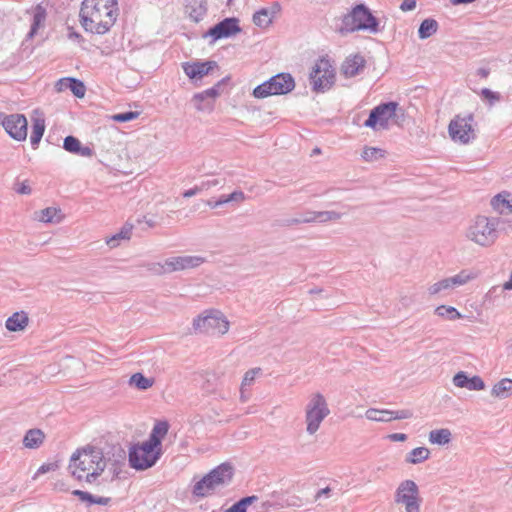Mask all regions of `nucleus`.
<instances>
[{"label":"nucleus","mask_w":512,"mask_h":512,"mask_svg":"<svg viewBox=\"0 0 512 512\" xmlns=\"http://www.w3.org/2000/svg\"><path fill=\"white\" fill-rule=\"evenodd\" d=\"M117 16V0H83L79 13L85 31L99 35L111 29Z\"/></svg>","instance_id":"1"},{"label":"nucleus","mask_w":512,"mask_h":512,"mask_svg":"<svg viewBox=\"0 0 512 512\" xmlns=\"http://www.w3.org/2000/svg\"><path fill=\"white\" fill-rule=\"evenodd\" d=\"M106 461L102 449L87 446L77 449L71 456L68 469L78 481L93 483L103 473Z\"/></svg>","instance_id":"2"},{"label":"nucleus","mask_w":512,"mask_h":512,"mask_svg":"<svg viewBox=\"0 0 512 512\" xmlns=\"http://www.w3.org/2000/svg\"><path fill=\"white\" fill-rule=\"evenodd\" d=\"M498 225V218L478 215L469 222L465 237L478 246L491 247L499 237Z\"/></svg>","instance_id":"3"},{"label":"nucleus","mask_w":512,"mask_h":512,"mask_svg":"<svg viewBox=\"0 0 512 512\" xmlns=\"http://www.w3.org/2000/svg\"><path fill=\"white\" fill-rule=\"evenodd\" d=\"M233 473L231 464L222 463L199 480L194 485L192 492L197 497H206L216 489L230 483Z\"/></svg>","instance_id":"4"},{"label":"nucleus","mask_w":512,"mask_h":512,"mask_svg":"<svg viewBox=\"0 0 512 512\" xmlns=\"http://www.w3.org/2000/svg\"><path fill=\"white\" fill-rule=\"evenodd\" d=\"M294 88L295 81L291 74L279 73L256 86L252 95L257 99H264L269 96L288 94Z\"/></svg>","instance_id":"5"},{"label":"nucleus","mask_w":512,"mask_h":512,"mask_svg":"<svg viewBox=\"0 0 512 512\" xmlns=\"http://www.w3.org/2000/svg\"><path fill=\"white\" fill-rule=\"evenodd\" d=\"M343 25L348 31L366 30L371 33L379 31V23L364 4L356 5L343 18Z\"/></svg>","instance_id":"6"},{"label":"nucleus","mask_w":512,"mask_h":512,"mask_svg":"<svg viewBox=\"0 0 512 512\" xmlns=\"http://www.w3.org/2000/svg\"><path fill=\"white\" fill-rule=\"evenodd\" d=\"M161 456V448H156L147 441L133 445L129 449V464L136 470H146L156 464Z\"/></svg>","instance_id":"7"},{"label":"nucleus","mask_w":512,"mask_h":512,"mask_svg":"<svg viewBox=\"0 0 512 512\" xmlns=\"http://www.w3.org/2000/svg\"><path fill=\"white\" fill-rule=\"evenodd\" d=\"M330 410L325 397L321 393L312 395L305 409L306 431L314 435Z\"/></svg>","instance_id":"8"},{"label":"nucleus","mask_w":512,"mask_h":512,"mask_svg":"<svg viewBox=\"0 0 512 512\" xmlns=\"http://www.w3.org/2000/svg\"><path fill=\"white\" fill-rule=\"evenodd\" d=\"M193 327L200 333L223 335L229 330V321L222 312L211 310L195 318Z\"/></svg>","instance_id":"9"},{"label":"nucleus","mask_w":512,"mask_h":512,"mask_svg":"<svg viewBox=\"0 0 512 512\" xmlns=\"http://www.w3.org/2000/svg\"><path fill=\"white\" fill-rule=\"evenodd\" d=\"M335 81V69L328 58L322 57L316 61L311 73L310 82L315 92H325Z\"/></svg>","instance_id":"10"},{"label":"nucleus","mask_w":512,"mask_h":512,"mask_svg":"<svg viewBox=\"0 0 512 512\" xmlns=\"http://www.w3.org/2000/svg\"><path fill=\"white\" fill-rule=\"evenodd\" d=\"M448 132L451 139L461 144H468L476 138L474 115H456L449 123Z\"/></svg>","instance_id":"11"},{"label":"nucleus","mask_w":512,"mask_h":512,"mask_svg":"<svg viewBox=\"0 0 512 512\" xmlns=\"http://www.w3.org/2000/svg\"><path fill=\"white\" fill-rule=\"evenodd\" d=\"M395 502L402 504L406 512H420L419 488L413 480L402 481L395 492Z\"/></svg>","instance_id":"12"},{"label":"nucleus","mask_w":512,"mask_h":512,"mask_svg":"<svg viewBox=\"0 0 512 512\" xmlns=\"http://www.w3.org/2000/svg\"><path fill=\"white\" fill-rule=\"evenodd\" d=\"M397 106L396 102H387L376 106L371 110L364 126L374 130L377 129V126L387 128L389 120L395 116Z\"/></svg>","instance_id":"13"},{"label":"nucleus","mask_w":512,"mask_h":512,"mask_svg":"<svg viewBox=\"0 0 512 512\" xmlns=\"http://www.w3.org/2000/svg\"><path fill=\"white\" fill-rule=\"evenodd\" d=\"M9 136L17 141H24L27 137V119L23 114L5 115L1 122Z\"/></svg>","instance_id":"14"},{"label":"nucleus","mask_w":512,"mask_h":512,"mask_svg":"<svg viewBox=\"0 0 512 512\" xmlns=\"http://www.w3.org/2000/svg\"><path fill=\"white\" fill-rule=\"evenodd\" d=\"M206 262V259L198 255L174 256L166 259V268L170 273L194 269Z\"/></svg>","instance_id":"15"},{"label":"nucleus","mask_w":512,"mask_h":512,"mask_svg":"<svg viewBox=\"0 0 512 512\" xmlns=\"http://www.w3.org/2000/svg\"><path fill=\"white\" fill-rule=\"evenodd\" d=\"M241 31L237 18H225L208 30L206 36L212 37L214 41L231 37Z\"/></svg>","instance_id":"16"},{"label":"nucleus","mask_w":512,"mask_h":512,"mask_svg":"<svg viewBox=\"0 0 512 512\" xmlns=\"http://www.w3.org/2000/svg\"><path fill=\"white\" fill-rule=\"evenodd\" d=\"M366 60L359 54H352L346 57L341 65V73L346 78H352L359 75L365 68Z\"/></svg>","instance_id":"17"},{"label":"nucleus","mask_w":512,"mask_h":512,"mask_svg":"<svg viewBox=\"0 0 512 512\" xmlns=\"http://www.w3.org/2000/svg\"><path fill=\"white\" fill-rule=\"evenodd\" d=\"M183 71L190 79L203 78L208 75L211 70L217 67L215 61L206 62H186L183 64Z\"/></svg>","instance_id":"18"},{"label":"nucleus","mask_w":512,"mask_h":512,"mask_svg":"<svg viewBox=\"0 0 512 512\" xmlns=\"http://www.w3.org/2000/svg\"><path fill=\"white\" fill-rule=\"evenodd\" d=\"M280 10L281 6L278 2H274L270 7L261 8L254 13L253 23L260 28H267Z\"/></svg>","instance_id":"19"},{"label":"nucleus","mask_w":512,"mask_h":512,"mask_svg":"<svg viewBox=\"0 0 512 512\" xmlns=\"http://www.w3.org/2000/svg\"><path fill=\"white\" fill-rule=\"evenodd\" d=\"M186 12L194 22L201 21L207 13V0H186Z\"/></svg>","instance_id":"20"},{"label":"nucleus","mask_w":512,"mask_h":512,"mask_svg":"<svg viewBox=\"0 0 512 512\" xmlns=\"http://www.w3.org/2000/svg\"><path fill=\"white\" fill-rule=\"evenodd\" d=\"M491 206L500 214L512 213V195L508 192L497 194L492 198Z\"/></svg>","instance_id":"21"},{"label":"nucleus","mask_w":512,"mask_h":512,"mask_svg":"<svg viewBox=\"0 0 512 512\" xmlns=\"http://www.w3.org/2000/svg\"><path fill=\"white\" fill-rule=\"evenodd\" d=\"M29 322V318L26 312L20 311L13 313L7 318L5 326L6 329L11 332L24 330Z\"/></svg>","instance_id":"22"},{"label":"nucleus","mask_w":512,"mask_h":512,"mask_svg":"<svg viewBox=\"0 0 512 512\" xmlns=\"http://www.w3.org/2000/svg\"><path fill=\"white\" fill-rule=\"evenodd\" d=\"M168 430H169L168 422L159 421L154 425V427L150 433V436H149L148 440H146V441L156 448H161L162 439L168 433Z\"/></svg>","instance_id":"23"},{"label":"nucleus","mask_w":512,"mask_h":512,"mask_svg":"<svg viewBox=\"0 0 512 512\" xmlns=\"http://www.w3.org/2000/svg\"><path fill=\"white\" fill-rule=\"evenodd\" d=\"M45 439V434L40 429H30L23 438V445L28 449L39 448Z\"/></svg>","instance_id":"24"},{"label":"nucleus","mask_w":512,"mask_h":512,"mask_svg":"<svg viewBox=\"0 0 512 512\" xmlns=\"http://www.w3.org/2000/svg\"><path fill=\"white\" fill-rule=\"evenodd\" d=\"M491 395L500 399H506L512 395V379L503 378L495 383L491 389Z\"/></svg>","instance_id":"25"},{"label":"nucleus","mask_w":512,"mask_h":512,"mask_svg":"<svg viewBox=\"0 0 512 512\" xmlns=\"http://www.w3.org/2000/svg\"><path fill=\"white\" fill-rule=\"evenodd\" d=\"M431 444L444 446L449 444L452 440V433L448 428L431 430L428 436Z\"/></svg>","instance_id":"26"},{"label":"nucleus","mask_w":512,"mask_h":512,"mask_svg":"<svg viewBox=\"0 0 512 512\" xmlns=\"http://www.w3.org/2000/svg\"><path fill=\"white\" fill-rule=\"evenodd\" d=\"M221 85V82H218L217 85L214 87H211L209 89H206L200 93H196L193 96V101L195 102V107L198 111H203L206 107L202 104V102L206 98H216L219 95V86Z\"/></svg>","instance_id":"27"},{"label":"nucleus","mask_w":512,"mask_h":512,"mask_svg":"<svg viewBox=\"0 0 512 512\" xmlns=\"http://www.w3.org/2000/svg\"><path fill=\"white\" fill-rule=\"evenodd\" d=\"M477 276V272L468 269H463L458 274L448 278L452 286V289H454L456 287H460L467 284L469 281L475 279Z\"/></svg>","instance_id":"28"},{"label":"nucleus","mask_w":512,"mask_h":512,"mask_svg":"<svg viewBox=\"0 0 512 512\" xmlns=\"http://www.w3.org/2000/svg\"><path fill=\"white\" fill-rule=\"evenodd\" d=\"M45 120L43 118H34L32 123V132L30 136L31 146L35 149L41 141L45 132Z\"/></svg>","instance_id":"29"},{"label":"nucleus","mask_w":512,"mask_h":512,"mask_svg":"<svg viewBox=\"0 0 512 512\" xmlns=\"http://www.w3.org/2000/svg\"><path fill=\"white\" fill-rule=\"evenodd\" d=\"M46 15V9L41 5H37L34 9L33 21L31 24V29L28 33V38H32L37 33L38 29L44 25Z\"/></svg>","instance_id":"30"},{"label":"nucleus","mask_w":512,"mask_h":512,"mask_svg":"<svg viewBox=\"0 0 512 512\" xmlns=\"http://www.w3.org/2000/svg\"><path fill=\"white\" fill-rule=\"evenodd\" d=\"M430 457V450L426 447H417L412 449L405 457V462L409 464H420Z\"/></svg>","instance_id":"31"},{"label":"nucleus","mask_w":512,"mask_h":512,"mask_svg":"<svg viewBox=\"0 0 512 512\" xmlns=\"http://www.w3.org/2000/svg\"><path fill=\"white\" fill-rule=\"evenodd\" d=\"M438 22L432 18H427L423 20L418 29V36L420 39L424 40L431 37L438 30Z\"/></svg>","instance_id":"32"},{"label":"nucleus","mask_w":512,"mask_h":512,"mask_svg":"<svg viewBox=\"0 0 512 512\" xmlns=\"http://www.w3.org/2000/svg\"><path fill=\"white\" fill-rule=\"evenodd\" d=\"M218 206L229 203L240 204L246 200V195L241 190H235L230 194H222L217 199Z\"/></svg>","instance_id":"33"},{"label":"nucleus","mask_w":512,"mask_h":512,"mask_svg":"<svg viewBox=\"0 0 512 512\" xmlns=\"http://www.w3.org/2000/svg\"><path fill=\"white\" fill-rule=\"evenodd\" d=\"M154 384L153 378H147L142 373H134L129 379V385L136 387L139 390H147Z\"/></svg>","instance_id":"34"},{"label":"nucleus","mask_w":512,"mask_h":512,"mask_svg":"<svg viewBox=\"0 0 512 512\" xmlns=\"http://www.w3.org/2000/svg\"><path fill=\"white\" fill-rule=\"evenodd\" d=\"M131 233L132 226L124 225L118 233L114 234L113 236L106 240V244L111 248H115L119 245L121 240H129L131 237Z\"/></svg>","instance_id":"35"},{"label":"nucleus","mask_w":512,"mask_h":512,"mask_svg":"<svg viewBox=\"0 0 512 512\" xmlns=\"http://www.w3.org/2000/svg\"><path fill=\"white\" fill-rule=\"evenodd\" d=\"M386 412H390V410H388V409L379 410V409H375V408H370L365 412V417L371 421L389 422V421H391V418L389 417L390 414H385Z\"/></svg>","instance_id":"36"},{"label":"nucleus","mask_w":512,"mask_h":512,"mask_svg":"<svg viewBox=\"0 0 512 512\" xmlns=\"http://www.w3.org/2000/svg\"><path fill=\"white\" fill-rule=\"evenodd\" d=\"M435 314L449 320H456L462 317L458 310L452 306L440 305L435 309Z\"/></svg>","instance_id":"37"},{"label":"nucleus","mask_w":512,"mask_h":512,"mask_svg":"<svg viewBox=\"0 0 512 512\" xmlns=\"http://www.w3.org/2000/svg\"><path fill=\"white\" fill-rule=\"evenodd\" d=\"M257 499L258 497L255 495L244 497L228 508L226 512H246L247 507Z\"/></svg>","instance_id":"38"},{"label":"nucleus","mask_w":512,"mask_h":512,"mask_svg":"<svg viewBox=\"0 0 512 512\" xmlns=\"http://www.w3.org/2000/svg\"><path fill=\"white\" fill-rule=\"evenodd\" d=\"M59 212L60 210L55 207H47L40 211L37 219L44 223L59 222L60 219H55Z\"/></svg>","instance_id":"39"},{"label":"nucleus","mask_w":512,"mask_h":512,"mask_svg":"<svg viewBox=\"0 0 512 512\" xmlns=\"http://www.w3.org/2000/svg\"><path fill=\"white\" fill-rule=\"evenodd\" d=\"M317 223L324 224L341 219L342 213L336 211H317Z\"/></svg>","instance_id":"40"},{"label":"nucleus","mask_w":512,"mask_h":512,"mask_svg":"<svg viewBox=\"0 0 512 512\" xmlns=\"http://www.w3.org/2000/svg\"><path fill=\"white\" fill-rule=\"evenodd\" d=\"M361 156L365 161L372 162L382 158L384 156V151L376 147H366Z\"/></svg>","instance_id":"41"},{"label":"nucleus","mask_w":512,"mask_h":512,"mask_svg":"<svg viewBox=\"0 0 512 512\" xmlns=\"http://www.w3.org/2000/svg\"><path fill=\"white\" fill-rule=\"evenodd\" d=\"M452 290V286L450 284L449 278H444L439 280L438 282L432 284L428 288V292L430 295H436L442 291Z\"/></svg>","instance_id":"42"},{"label":"nucleus","mask_w":512,"mask_h":512,"mask_svg":"<svg viewBox=\"0 0 512 512\" xmlns=\"http://www.w3.org/2000/svg\"><path fill=\"white\" fill-rule=\"evenodd\" d=\"M69 90L78 98H82L85 95L86 88L82 81L71 78L70 81H68Z\"/></svg>","instance_id":"43"},{"label":"nucleus","mask_w":512,"mask_h":512,"mask_svg":"<svg viewBox=\"0 0 512 512\" xmlns=\"http://www.w3.org/2000/svg\"><path fill=\"white\" fill-rule=\"evenodd\" d=\"M261 372H262V370L259 367L252 368V369L248 370L244 374V377L241 382V386H243V388L250 387L254 383L256 377L261 374Z\"/></svg>","instance_id":"44"},{"label":"nucleus","mask_w":512,"mask_h":512,"mask_svg":"<svg viewBox=\"0 0 512 512\" xmlns=\"http://www.w3.org/2000/svg\"><path fill=\"white\" fill-rule=\"evenodd\" d=\"M147 270L154 275L170 274V271L166 268V259L164 262H153L146 265Z\"/></svg>","instance_id":"45"},{"label":"nucleus","mask_w":512,"mask_h":512,"mask_svg":"<svg viewBox=\"0 0 512 512\" xmlns=\"http://www.w3.org/2000/svg\"><path fill=\"white\" fill-rule=\"evenodd\" d=\"M80 144L81 142L76 137L67 136L64 139L63 148L66 151L75 154L78 151Z\"/></svg>","instance_id":"46"},{"label":"nucleus","mask_w":512,"mask_h":512,"mask_svg":"<svg viewBox=\"0 0 512 512\" xmlns=\"http://www.w3.org/2000/svg\"><path fill=\"white\" fill-rule=\"evenodd\" d=\"M485 388V383L480 376L469 377L466 389L471 391H480Z\"/></svg>","instance_id":"47"},{"label":"nucleus","mask_w":512,"mask_h":512,"mask_svg":"<svg viewBox=\"0 0 512 512\" xmlns=\"http://www.w3.org/2000/svg\"><path fill=\"white\" fill-rule=\"evenodd\" d=\"M480 96L482 99L488 100L490 105H493L495 102L500 100V94L490 90L489 88H483L480 91Z\"/></svg>","instance_id":"48"},{"label":"nucleus","mask_w":512,"mask_h":512,"mask_svg":"<svg viewBox=\"0 0 512 512\" xmlns=\"http://www.w3.org/2000/svg\"><path fill=\"white\" fill-rule=\"evenodd\" d=\"M138 115V112L128 111L124 113L115 114L112 116V119L116 122L123 123L136 119Z\"/></svg>","instance_id":"49"},{"label":"nucleus","mask_w":512,"mask_h":512,"mask_svg":"<svg viewBox=\"0 0 512 512\" xmlns=\"http://www.w3.org/2000/svg\"><path fill=\"white\" fill-rule=\"evenodd\" d=\"M385 414H390L391 420H401L411 418L413 413L411 410L403 409V410H390V412H386Z\"/></svg>","instance_id":"50"},{"label":"nucleus","mask_w":512,"mask_h":512,"mask_svg":"<svg viewBox=\"0 0 512 512\" xmlns=\"http://www.w3.org/2000/svg\"><path fill=\"white\" fill-rule=\"evenodd\" d=\"M469 377L464 371L456 373L453 377V384L459 388H466Z\"/></svg>","instance_id":"51"},{"label":"nucleus","mask_w":512,"mask_h":512,"mask_svg":"<svg viewBox=\"0 0 512 512\" xmlns=\"http://www.w3.org/2000/svg\"><path fill=\"white\" fill-rule=\"evenodd\" d=\"M58 468H59V465H58L57 462L44 463V464H42L38 468V470L36 471V473H35L33 478L35 479L39 475H42V474H45V473H48V472L56 471Z\"/></svg>","instance_id":"52"},{"label":"nucleus","mask_w":512,"mask_h":512,"mask_svg":"<svg viewBox=\"0 0 512 512\" xmlns=\"http://www.w3.org/2000/svg\"><path fill=\"white\" fill-rule=\"evenodd\" d=\"M221 185V180L218 178L207 179L199 183L200 189L203 191H207L212 187H216Z\"/></svg>","instance_id":"53"},{"label":"nucleus","mask_w":512,"mask_h":512,"mask_svg":"<svg viewBox=\"0 0 512 512\" xmlns=\"http://www.w3.org/2000/svg\"><path fill=\"white\" fill-rule=\"evenodd\" d=\"M317 211H306L300 215L304 224L317 223Z\"/></svg>","instance_id":"54"},{"label":"nucleus","mask_w":512,"mask_h":512,"mask_svg":"<svg viewBox=\"0 0 512 512\" xmlns=\"http://www.w3.org/2000/svg\"><path fill=\"white\" fill-rule=\"evenodd\" d=\"M15 191L18 193V194H22V195H29L31 194L32 190L30 188V186L28 185V182L27 181H24L22 183H19L17 185V187L15 188Z\"/></svg>","instance_id":"55"},{"label":"nucleus","mask_w":512,"mask_h":512,"mask_svg":"<svg viewBox=\"0 0 512 512\" xmlns=\"http://www.w3.org/2000/svg\"><path fill=\"white\" fill-rule=\"evenodd\" d=\"M73 495L79 497L81 501L90 503L92 500L93 495L89 492L82 491V490H74Z\"/></svg>","instance_id":"56"},{"label":"nucleus","mask_w":512,"mask_h":512,"mask_svg":"<svg viewBox=\"0 0 512 512\" xmlns=\"http://www.w3.org/2000/svg\"><path fill=\"white\" fill-rule=\"evenodd\" d=\"M416 8V0H403L400 5V9L403 12L412 11Z\"/></svg>","instance_id":"57"},{"label":"nucleus","mask_w":512,"mask_h":512,"mask_svg":"<svg viewBox=\"0 0 512 512\" xmlns=\"http://www.w3.org/2000/svg\"><path fill=\"white\" fill-rule=\"evenodd\" d=\"M75 154L83 157H91L93 155V150L88 146H82V144H80L79 149Z\"/></svg>","instance_id":"58"},{"label":"nucleus","mask_w":512,"mask_h":512,"mask_svg":"<svg viewBox=\"0 0 512 512\" xmlns=\"http://www.w3.org/2000/svg\"><path fill=\"white\" fill-rule=\"evenodd\" d=\"M70 79H71L70 77L69 78H62V79H60L56 83L57 91L61 92V91L69 90L68 81H70Z\"/></svg>","instance_id":"59"},{"label":"nucleus","mask_w":512,"mask_h":512,"mask_svg":"<svg viewBox=\"0 0 512 512\" xmlns=\"http://www.w3.org/2000/svg\"><path fill=\"white\" fill-rule=\"evenodd\" d=\"M201 192H202V190L200 189V186L198 184V185H195L193 188L185 190L183 193V197L190 198V197H193Z\"/></svg>","instance_id":"60"},{"label":"nucleus","mask_w":512,"mask_h":512,"mask_svg":"<svg viewBox=\"0 0 512 512\" xmlns=\"http://www.w3.org/2000/svg\"><path fill=\"white\" fill-rule=\"evenodd\" d=\"M331 492H332V490L330 487H325L323 489H320L317 491V493L315 495V500H319L322 497L329 498L331 496Z\"/></svg>","instance_id":"61"},{"label":"nucleus","mask_w":512,"mask_h":512,"mask_svg":"<svg viewBox=\"0 0 512 512\" xmlns=\"http://www.w3.org/2000/svg\"><path fill=\"white\" fill-rule=\"evenodd\" d=\"M110 501L111 499L108 497H98L93 495L90 504L107 505Z\"/></svg>","instance_id":"62"},{"label":"nucleus","mask_w":512,"mask_h":512,"mask_svg":"<svg viewBox=\"0 0 512 512\" xmlns=\"http://www.w3.org/2000/svg\"><path fill=\"white\" fill-rule=\"evenodd\" d=\"M388 439L394 442H403L407 439V435L404 433H393L388 435Z\"/></svg>","instance_id":"63"},{"label":"nucleus","mask_w":512,"mask_h":512,"mask_svg":"<svg viewBox=\"0 0 512 512\" xmlns=\"http://www.w3.org/2000/svg\"><path fill=\"white\" fill-rule=\"evenodd\" d=\"M299 224H304L302 221V218L300 216L286 220V225H288V226H294V225H299Z\"/></svg>","instance_id":"64"}]
</instances>
